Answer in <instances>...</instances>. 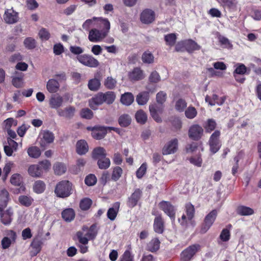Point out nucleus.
<instances>
[{"label":"nucleus","mask_w":261,"mask_h":261,"mask_svg":"<svg viewBox=\"0 0 261 261\" xmlns=\"http://www.w3.org/2000/svg\"><path fill=\"white\" fill-rule=\"evenodd\" d=\"M115 98L116 95L113 91H107L105 93L100 92L89 99L88 104L91 109L96 110L103 103L107 105L112 104Z\"/></svg>","instance_id":"f257e3e1"},{"label":"nucleus","mask_w":261,"mask_h":261,"mask_svg":"<svg viewBox=\"0 0 261 261\" xmlns=\"http://www.w3.org/2000/svg\"><path fill=\"white\" fill-rule=\"evenodd\" d=\"M72 184L68 180L59 182L55 189V193L58 197L65 198L72 194Z\"/></svg>","instance_id":"f03ea898"},{"label":"nucleus","mask_w":261,"mask_h":261,"mask_svg":"<svg viewBox=\"0 0 261 261\" xmlns=\"http://www.w3.org/2000/svg\"><path fill=\"white\" fill-rule=\"evenodd\" d=\"M200 249L201 246L198 244L190 245L181 252L180 260L181 261H191Z\"/></svg>","instance_id":"7ed1b4c3"},{"label":"nucleus","mask_w":261,"mask_h":261,"mask_svg":"<svg viewBox=\"0 0 261 261\" xmlns=\"http://www.w3.org/2000/svg\"><path fill=\"white\" fill-rule=\"evenodd\" d=\"M221 132L219 130H215L211 135L208 145L210 146V150L213 154L217 152L221 147V142L220 140Z\"/></svg>","instance_id":"20e7f679"},{"label":"nucleus","mask_w":261,"mask_h":261,"mask_svg":"<svg viewBox=\"0 0 261 261\" xmlns=\"http://www.w3.org/2000/svg\"><path fill=\"white\" fill-rule=\"evenodd\" d=\"M159 207L170 218L172 222L175 220L176 208L168 201L162 200L159 203Z\"/></svg>","instance_id":"39448f33"},{"label":"nucleus","mask_w":261,"mask_h":261,"mask_svg":"<svg viewBox=\"0 0 261 261\" xmlns=\"http://www.w3.org/2000/svg\"><path fill=\"white\" fill-rule=\"evenodd\" d=\"M76 59L80 63L89 67L96 68L99 65V63L96 59L88 54L77 56Z\"/></svg>","instance_id":"423d86ee"},{"label":"nucleus","mask_w":261,"mask_h":261,"mask_svg":"<svg viewBox=\"0 0 261 261\" xmlns=\"http://www.w3.org/2000/svg\"><path fill=\"white\" fill-rule=\"evenodd\" d=\"M217 216V212L213 210L204 218L203 223L201 225L200 233H205L212 226Z\"/></svg>","instance_id":"0eeeda50"},{"label":"nucleus","mask_w":261,"mask_h":261,"mask_svg":"<svg viewBox=\"0 0 261 261\" xmlns=\"http://www.w3.org/2000/svg\"><path fill=\"white\" fill-rule=\"evenodd\" d=\"M6 234L8 237H4L1 241L2 247L3 249L8 248L11 244L15 243L17 239L16 233L13 230H7Z\"/></svg>","instance_id":"6e6552de"},{"label":"nucleus","mask_w":261,"mask_h":261,"mask_svg":"<svg viewBox=\"0 0 261 261\" xmlns=\"http://www.w3.org/2000/svg\"><path fill=\"white\" fill-rule=\"evenodd\" d=\"M3 206H0L1 222L5 225H9L12 221L13 211L12 207H9L6 210H4Z\"/></svg>","instance_id":"1a4fd4ad"},{"label":"nucleus","mask_w":261,"mask_h":261,"mask_svg":"<svg viewBox=\"0 0 261 261\" xmlns=\"http://www.w3.org/2000/svg\"><path fill=\"white\" fill-rule=\"evenodd\" d=\"M142 195L143 192L141 189L139 188L136 189L130 196L128 197L126 201L127 206L131 208L135 207L141 199Z\"/></svg>","instance_id":"9d476101"},{"label":"nucleus","mask_w":261,"mask_h":261,"mask_svg":"<svg viewBox=\"0 0 261 261\" xmlns=\"http://www.w3.org/2000/svg\"><path fill=\"white\" fill-rule=\"evenodd\" d=\"M203 135V129L199 124H193L189 129V137L193 140L198 141L201 138Z\"/></svg>","instance_id":"9b49d317"},{"label":"nucleus","mask_w":261,"mask_h":261,"mask_svg":"<svg viewBox=\"0 0 261 261\" xmlns=\"http://www.w3.org/2000/svg\"><path fill=\"white\" fill-rule=\"evenodd\" d=\"M107 36L106 33L96 29H93L89 31L88 39L91 42H97L102 40Z\"/></svg>","instance_id":"f8f14e48"},{"label":"nucleus","mask_w":261,"mask_h":261,"mask_svg":"<svg viewBox=\"0 0 261 261\" xmlns=\"http://www.w3.org/2000/svg\"><path fill=\"white\" fill-rule=\"evenodd\" d=\"M178 149V140L173 139L168 142L163 147L162 152L164 155L172 154L176 152Z\"/></svg>","instance_id":"ddd939ff"},{"label":"nucleus","mask_w":261,"mask_h":261,"mask_svg":"<svg viewBox=\"0 0 261 261\" xmlns=\"http://www.w3.org/2000/svg\"><path fill=\"white\" fill-rule=\"evenodd\" d=\"M4 19L7 23H15L18 20V13L13 9H7L5 11Z\"/></svg>","instance_id":"4468645a"},{"label":"nucleus","mask_w":261,"mask_h":261,"mask_svg":"<svg viewBox=\"0 0 261 261\" xmlns=\"http://www.w3.org/2000/svg\"><path fill=\"white\" fill-rule=\"evenodd\" d=\"M88 129H90V128H88ZM91 130L92 137L96 140H100L103 138L107 134L108 128L104 126H94Z\"/></svg>","instance_id":"2eb2a0df"},{"label":"nucleus","mask_w":261,"mask_h":261,"mask_svg":"<svg viewBox=\"0 0 261 261\" xmlns=\"http://www.w3.org/2000/svg\"><path fill=\"white\" fill-rule=\"evenodd\" d=\"M76 112L75 108L73 106H69L64 109H59L57 111L58 115L67 119H72Z\"/></svg>","instance_id":"dca6fc26"},{"label":"nucleus","mask_w":261,"mask_h":261,"mask_svg":"<svg viewBox=\"0 0 261 261\" xmlns=\"http://www.w3.org/2000/svg\"><path fill=\"white\" fill-rule=\"evenodd\" d=\"M155 19V13L150 9H145L141 14L140 20L145 24H149L154 21Z\"/></svg>","instance_id":"f3484780"},{"label":"nucleus","mask_w":261,"mask_h":261,"mask_svg":"<svg viewBox=\"0 0 261 261\" xmlns=\"http://www.w3.org/2000/svg\"><path fill=\"white\" fill-rule=\"evenodd\" d=\"M163 109L161 106L158 107L156 103L152 104L149 106L150 115L153 119L157 122L162 121V119L160 117L159 113H162Z\"/></svg>","instance_id":"a211bd4d"},{"label":"nucleus","mask_w":261,"mask_h":261,"mask_svg":"<svg viewBox=\"0 0 261 261\" xmlns=\"http://www.w3.org/2000/svg\"><path fill=\"white\" fill-rule=\"evenodd\" d=\"M154 231L159 234H162L164 231V221L162 215L155 217L153 225Z\"/></svg>","instance_id":"6ab92c4d"},{"label":"nucleus","mask_w":261,"mask_h":261,"mask_svg":"<svg viewBox=\"0 0 261 261\" xmlns=\"http://www.w3.org/2000/svg\"><path fill=\"white\" fill-rule=\"evenodd\" d=\"M120 203L116 202L113 204V206L109 208L107 212V217L111 221H114L119 212Z\"/></svg>","instance_id":"aec40b11"},{"label":"nucleus","mask_w":261,"mask_h":261,"mask_svg":"<svg viewBox=\"0 0 261 261\" xmlns=\"http://www.w3.org/2000/svg\"><path fill=\"white\" fill-rule=\"evenodd\" d=\"M186 51L189 54H192L196 50H199L201 46L197 42L191 39L185 40Z\"/></svg>","instance_id":"412c9836"},{"label":"nucleus","mask_w":261,"mask_h":261,"mask_svg":"<svg viewBox=\"0 0 261 261\" xmlns=\"http://www.w3.org/2000/svg\"><path fill=\"white\" fill-rule=\"evenodd\" d=\"M88 145L84 140L78 141L76 144V151L80 155L85 154L88 151Z\"/></svg>","instance_id":"4be33fe9"},{"label":"nucleus","mask_w":261,"mask_h":261,"mask_svg":"<svg viewBox=\"0 0 261 261\" xmlns=\"http://www.w3.org/2000/svg\"><path fill=\"white\" fill-rule=\"evenodd\" d=\"M63 98L60 95H53L49 100V104L50 108L57 109L63 104Z\"/></svg>","instance_id":"5701e85b"},{"label":"nucleus","mask_w":261,"mask_h":261,"mask_svg":"<svg viewBox=\"0 0 261 261\" xmlns=\"http://www.w3.org/2000/svg\"><path fill=\"white\" fill-rule=\"evenodd\" d=\"M160 244L158 238H153L147 244L146 249L148 251L155 252L160 249Z\"/></svg>","instance_id":"b1692460"},{"label":"nucleus","mask_w":261,"mask_h":261,"mask_svg":"<svg viewBox=\"0 0 261 261\" xmlns=\"http://www.w3.org/2000/svg\"><path fill=\"white\" fill-rule=\"evenodd\" d=\"M129 78L132 81H139L144 78L143 71L139 67L134 68L128 74Z\"/></svg>","instance_id":"393cba45"},{"label":"nucleus","mask_w":261,"mask_h":261,"mask_svg":"<svg viewBox=\"0 0 261 261\" xmlns=\"http://www.w3.org/2000/svg\"><path fill=\"white\" fill-rule=\"evenodd\" d=\"M60 84L55 79H49L46 84V89L51 93H56L59 89Z\"/></svg>","instance_id":"a878e982"},{"label":"nucleus","mask_w":261,"mask_h":261,"mask_svg":"<svg viewBox=\"0 0 261 261\" xmlns=\"http://www.w3.org/2000/svg\"><path fill=\"white\" fill-rule=\"evenodd\" d=\"M39 165H32L28 168V173L32 177H40L43 174Z\"/></svg>","instance_id":"bb28decb"},{"label":"nucleus","mask_w":261,"mask_h":261,"mask_svg":"<svg viewBox=\"0 0 261 261\" xmlns=\"http://www.w3.org/2000/svg\"><path fill=\"white\" fill-rule=\"evenodd\" d=\"M107 156L105 149L102 147H97L92 151V158L94 160H98Z\"/></svg>","instance_id":"cd10ccee"},{"label":"nucleus","mask_w":261,"mask_h":261,"mask_svg":"<svg viewBox=\"0 0 261 261\" xmlns=\"http://www.w3.org/2000/svg\"><path fill=\"white\" fill-rule=\"evenodd\" d=\"M99 28L101 29V31L106 33L108 35L110 29V22L107 18H99L98 20Z\"/></svg>","instance_id":"c85d7f7f"},{"label":"nucleus","mask_w":261,"mask_h":261,"mask_svg":"<svg viewBox=\"0 0 261 261\" xmlns=\"http://www.w3.org/2000/svg\"><path fill=\"white\" fill-rule=\"evenodd\" d=\"M62 217L66 222H71L74 219L75 212L71 208H66L62 212Z\"/></svg>","instance_id":"c756f323"},{"label":"nucleus","mask_w":261,"mask_h":261,"mask_svg":"<svg viewBox=\"0 0 261 261\" xmlns=\"http://www.w3.org/2000/svg\"><path fill=\"white\" fill-rule=\"evenodd\" d=\"M10 200V196L8 191L5 188L0 189V201L2 203L1 206L6 207Z\"/></svg>","instance_id":"7c9ffc66"},{"label":"nucleus","mask_w":261,"mask_h":261,"mask_svg":"<svg viewBox=\"0 0 261 261\" xmlns=\"http://www.w3.org/2000/svg\"><path fill=\"white\" fill-rule=\"evenodd\" d=\"M237 213L240 216H249L254 213V210L245 205H239L237 208Z\"/></svg>","instance_id":"2f4dec72"},{"label":"nucleus","mask_w":261,"mask_h":261,"mask_svg":"<svg viewBox=\"0 0 261 261\" xmlns=\"http://www.w3.org/2000/svg\"><path fill=\"white\" fill-rule=\"evenodd\" d=\"M46 189V185L44 182L41 180L36 181L33 186V191L37 194H41L44 192Z\"/></svg>","instance_id":"473e14b6"},{"label":"nucleus","mask_w":261,"mask_h":261,"mask_svg":"<svg viewBox=\"0 0 261 261\" xmlns=\"http://www.w3.org/2000/svg\"><path fill=\"white\" fill-rule=\"evenodd\" d=\"M217 125L215 120L213 118H209L205 122L203 127L206 133H211L213 131L215 130Z\"/></svg>","instance_id":"72a5a7b5"},{"label":"nucleus","mask_w":261,"mask_h":261,"mask_svg":"<svg viewBox=\"0 0 261 261\" xmlns=\"http://www.w3.org/2000/svg\"><path fill=\"white\" fill-rule=\"evenodd\" d=\"M185 212L187 216L188 217V220L191 222L195 214L194 206L190 202L186 203L185 205Z\"/></svg>","instance_id":"f704fd0d"},{"label":"nucleus","mask_w":261,"mask_h":261,"mask_svg":"<svg viewBox=\"0 0 261 261\" xmlns=\"http://www.w3.org/2000/svg\"><path fill=\"white\" fill-rule=\"evenodd\" d=\"M134 100V95L132 93L126 92L121 96L120 101L121 103L125 106L130 105Z\"/></svg>","instance_id":"c9c22d12"},{"label":"nucleus","mask_w":261,"mask_h":261,"mask_svg":"<svg viewBox=\"0 0 261 261\" xmlns=\"http://www.w3.org/2000/svg\"><path fill=\"white\" fill-rule=\"evenodd\" d=\"M87 229H88V230L86 234V236L90 240H94L98 234L97 224H93L89 228H87Z\"/></svg>","instance_id":"e433bc0d"},{"label":"nucleus","mask_w":261,"mask_h":261,"mask_svg":"<svg viewBox=\"0 0 261 261\" xmlns=\"http://www.w3.org/2000/svg\"><path fill=\"white\" fill-rule=\"evenodd\" d=\"M149 98V93L147 91L140 93L136 97V101L139 105H144L147 103Z\"/></svg>","instance_id":"4c0bfd02"},{"label":"nucleus","mask_w":261,"mask_h":261,"mask_svg":"<svg viewBox=\"0 0 261 261\" xmlns=\"http://www.w3.org/2000/svg\"><path fill=\"white\" fill-rule=\"evenodd\" d=\"M217 1L224 9H234L237 6V2L235 0H217Z\"/></svg>","instance_id":"58836bf2"},{"label":"nucleus","mask_w":261,"mask_h":261,"mask_svg":"<svg viewBox=\"0 0 261 261\" xmlns=\"http://www.w3.org/2000/svg\"><path fill=\"white\" fill-rule=\"evenodd\" d=\"M232 225L229 224L226 226V228L222 229L219 236V238L221 241L223 242H227L229 240L230 238V229Z\"/></svg>","instance_id":"ea45409f"},{"label":"nucleus","mask_w":261,"mask_h":261,"mask_svg":"<svg viewBox=\"0 0 261 261\" xmlns=\"http://www.w3.org/2000/svg\"><path fill=\"white\" fill-rule=\"evenodd\" d=\"M42 242L39 238H34L32 241L31 246L35 249V252L32 254V256L36 255L41 250Z\"/></svg>","instance_id":"a19ab883"},{"label":"nucleus","mask_w":261,"mask_h":261,"mask_svg":"<svg viewBox=\"0 0 261 261\" xmlns=\"http://www.w3.org/2000/svg\"><path fill=\"white\" fill-rule=\"evenodd\" d=\"M101 85L100 81L99 79L94 78L89 81L88 84V88L92 91H96L100 88Z\"/></svg>","instance_id":"79ce46f5"},{"label":"nucleus","mask_w":261,"mask_h":261,"mask_svg":"<svg viewBox=\"0 0 261 261\" xmlns=\"http://www.w3.org/2000/svg\"><path fill=\"white\" fill-rule=\"evenodd\" d=\"M177 40V35L175 33H170L164 36V40L166 44L169 46H173L175 45Z\"/></svg>","instance_id":"37998d69"},{"label":"nucleus","mask_w":261,"mask_h":261,"mask_svg":"<svg viewBox=\"0 0 261 261\" xmlns=\"http://www.w3.org/2000/svg\"><path fill=\"white\" fill-rule=\"evenodd\" d=\"M18 201L21 205L29 207L32 205L34 199L30 196L20 195L18 197Z\"/></svg>","instance_id":"c03bdc74"},{"label":"nucleus","mask_w":261,"mask_h":261,"mask_svg":"<svg viewBox=\"0 0 261 261\" xmlns=\"http://www.w3.org/2000/svg\"><path fill=\"white\" fill-rule=\"evenodd\" d=\"M111 165V161L109 158L106 156L99 159L97 161V165L100 169L106 170L109 168Z\"/></svg>","instance_id":"a18cd8bd"},{"label":"nucleus","mask_w":261,"mask_h":261,"mask_svg":"<svg viewBox=\"0 0 261 261\" xmlns=\"http://www.w3.org/2000/svg\"><path fill=\"white\" fill-rule=\"evenodd\" d=\"M131 118L127 114H123L121 115L118 119L119 125L122 127H127L131 123Z\"/></svg>","instance_id":"49530a36"},{"label":"nucleus","mask_w":261,"mask_h":261,"mask_svg":"<svg viewBox=\"0 0 261 261\" xmlns=\"http://www.w3.org/2000/svg\"><path fill=\"white\" fill-rule=\"evenodd\" d=\"M54 170L56 175H60L66 172V167L63 163L57 162L54 165Z\"/></svg>","instance_id":"de8ad7c7"},{"label":"nucleus","mask_w":261,"mask_h":261,"mask_svg":"<svg viewBox=\"0 0 261 261\" xmlns=\"http://www.w3.org/2000/svg\"><path fill=\"white\" fill-rule=\"evenodd\" d=\"M123 173L122 169L119 166L115 167L112 171L111 179L114 181H117L121 176Z\"/></svg>","instance_id":"09e8293b"},{"label":"nucleus","mask_w":261,"mask_h":261,"mask_svg":"<svg viewBox=\"0 0 261 261\" xmlns=\"http://www.w3.org/2000/svg\"><path fill=\"white\" fill-rule=\"evenodd\" d=\"M135 117L137 121L142 124H145L147 119L146 114L141 110L137 112Z\"/></svg>","instance_id":"8fccbe9b"},{"label":"nucleus","mask_w":261,"mask_h":261,"mask_svg":"<svg viewBox=\"0 0 261 261\" xmlns=\"http://www.w3.org/2000/svg\"><path fill=\"white\" fill-rule=\"evenodd\" d=\"M92 204V200L89 198H84L80 202V207L83 211L88 210Z\"/></svg>","instance_id":"3c124183"},{"label":"nucleus","mask_w":261,"mask_h":261,"mask_svg":"<svg viewBox=\"0 0 261 261\" xmlns=\"http://www.w3.org/2000/svg\"><path fill=\"white\" fill-rule=\"evenodd\" d=\"M142 60L144 63L151 64L154 62V56L150 51H145L142 55Z\"/></svg>","instance_id":"603ef678"},{"label":"nucleus","mask_w":261,"mask_h":261,"mask_svg":"<svg viewBox=\"0 0 261 261\" xmlns=\"http://www.w3.org/2000/svg\"><path fill=\"white\" fill-rule=\"evenodd\" d=\"M23 74L18 73L17 76L13 77L12 80V85L16 88H20L23 85Z\"/></svg>","instance_id":"864d4df0"},{"label":"nucleus","mask_w":261,"mask_h":261,"mask_svg":"<svg viewBox=\"0 0 261 261\" xmlns=\"http://www.w3.org/2000/svg\"><path fill=\"white\" fill-rule=\"evenodd\" d=\"M186 117L188 119H193L197 115V111L195 107L193 106H189L185 111Z\"/></svg>","instance_id":"5fc2aeb1"},{"label":"nucleus","mask_w":261,"mask_h":261,"mask_svg":"<svg viewBox=\"0 0 261 261\" xmlns=\"http://www.w3.org/2000/svg\"><path fill=\"white\" fill-rule=\"evenodd\" d=\"M187 103L186 100L182 98L178 99L175 102V109L179 112H184L187 107Z\"/></svg>","instance_id":"6e6d98bb"},{"label":"nucleus","mask_w":261,"mask_h":261,"mask_svg":"<svg viewBox=\"0 0 261 261\" xmlns=\"http://www.w3.org/2000/svg\"><path fill=\"white\" fill-rule=\"evenodd\" d=\"M80 116L82 118L90 120L93 117V112L89 108H83L80 111Z\"/></svg>","instance_id":"4d7b16f0"},{"label":"nucleus","mask_w":261,"mask_h":261,"mask_svg":"<svg viewBox=\"0 0 261 261\" xmlns=\"http://www.w3.org/2000/svg\"><path fill=\"white\" fill-rule=\"evenodd\" d=\"M28 153L32 158H38L41 155V151L38 147L32 146L28 148Z\"/></svg>","instance_id":"13d9d810"},{"label":"nucleus","mask_w":261,"mask_h":261,"mask_svg":"<svg viewBox=\"0 0 261 261\" xmlns=\"http://www.w3.org/2000/svg\"><path fill=\"white\" fill-rule=\"evenodd\" d=\"M24 45L28 49H33L36 46V40L32 37L26 38L23 42Z\"/></svg>","instance_id":"bf43d9fd"},{"label":"nucleus","mask_w":261,"mask_h":261,"mask_svg":"<svg viewBox=\"0 0 261 261\" xmlns=\"http://www.w3.org/2000/svg\"><path fill=\"white\" fill-rule=\"evenodd\" d=\"M117 81L111 76L108 77L104 82L105 86L110 90L114 89L116 87Z\"/></svg>","instance_id":"052dcab7"},{"label":"nucleus","mask_w":261,"mask_h":261,"mask_svg":"<svg viewBox=\"0 0 261 261\" xmlns=\"http://www.w3.org/2000/svg\"><path fill=\"white\" fill-rule=\"evenodd\" d=\"M167 95L166 93L163 91H160L158 92L156 96V101L159 105H157L158 107H161L163 108V104L165 102L166 100Z\"/></svg>","instance_id":"680f3d73"},{"label":"nucleus","mask_w":261,"mask_h":261,"mask_svg":"<svg viewBox=\"0 0 261 261\" xmlns=\"http://www.w3.org/2000/svg\"><path fill=\"white\" fill-rule=\"evenodd\" d=\"M10 182L14 186H20L22 182L21 175L18 173L13 174L10 178Z\"/></svg>","instance_id":"e2e57ef3"},{"label":"nucleus","mask_w":261,"mask_h":261,"mask_svg":"<svg viewBox=\"0 0 261 261\" xmlns=\"http://www.w3.org/2000/svg\"><path fill=\"white\" fill-rule=\"evenodd\" d=\"M218 38L221 45H223L225 47L228 48H232V45L228 38L220 35L218 37Z\"/></svg>","instance_id":"0e129e2a"},{"label":"nucleus","mask_w":261,"mask_h":261,"mask_svg":"<svg viewBox=\"0 0 261 261\" xmlns=\"http://www.w3.org/2000/svg\"><path fill=\"white\" fill-rule=\"evenodd\" d=\"M43 139L47 143H51L54 141V135L49 130H45L43 133Z\"/></svg>","instance_id":"69168bd1"},{"label":"nucleus","mask_w":261,"mask_h":261,"mask_svg":"<svg viewBox=\"0 0 261 261\" xmlns=\"http://www.w3.org/2000/svg\"><path fill=\"white\" fill-rule=\"evenodd\" d=\"M97 182L96 177L94 174H90L85 179V183L88 186H92L96 184Z\"/></svg>","instance_id":"338daca9"},{"label":"nucleus","mask_w":261,"mask_h":261,"mask_svg":"<svg viewBox=\"0 0 261 261\" xmlns=\"http://www.w3.org/2000/svg\"><path fill=\"white\" fill-rule=\"evenodd\" d=\"M247 71L246 66L242 63L237 65V67L233 72V74L244 75Z\"/></svg>","instance_id":"774afa93"}]
</instances>
